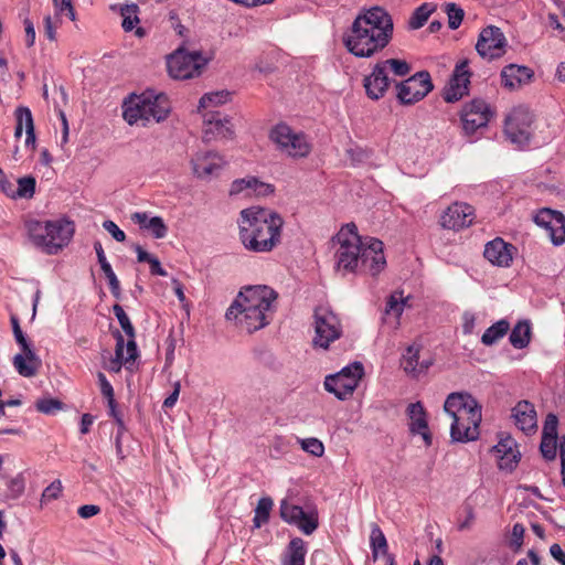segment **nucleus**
Instances as JSON below:
<instances>
[{
  "label": "nucleus",
  "instance_id": "obj_18",
  "mask_svg": "<svg viewBox=\"0 0 565 565\" xmlns=\"http://www.w3.org/2000/svg\"><path fill=\"white\" fill-rule=\"evenodd\" d=\"M203 134L207 141L232 138L234 126L228 116L214 110L203 113Z\"/></svg>",
  "mask_w": 565,
  "mask_h": 565
},
{
  "label": "nucleus",
  "instance_id": "obj_9",
  "mask_svg": "<svg viewBox=\"0 0 565 565\" xmlns=\"http://www.w3.org/2000/svg\"><path fill=\"white\" fill-rule=\"evenodd\" d=\"M207 62L201 52L181 46L167 57L168 73L174 79L193 78L202 73Z\"/></svg>",
  "mask_w": 565,
  "mask_h": 565
},
{
  "label": "nucleus",
  "instance_id": "obj_23",
  "mask_svg": "<svg viewBox=\"0 0 565 565\" xmlns=\"http://www.w3.org/2000/svg\"><path fill=\"white\" fill-rule=\"evenodd\" d=\"M393 82H395V79L390 76L381 63L377 62L373 66L372 72L364 77L363 86L367 97L377 100L385 95Z\"/></svg>",
  "mask_w": 565,
  "mask_h": 565
},
{
  "label": "nucleus",
  "instance_id": "obj_40",
  "mask_svg": "<svg viewBox=\"0 0 565 565\" xmlns=\"http://www.w3.org/2000/svg\"><path fill=\"white\" fill-rule=\"evenodd\" d=\"M124 349H125L124 337L120 333H118L117 338H116L115 355L109 359V362L106 365V369L109 372L118 373V372H120L122 365L128 363L124 359Z\"/></svg>",
  "mask_w": 565,
  "mask_h": 565
},
{
  "label": "nucleus",
  "instance_id": "obj_30",
  "mask_svg": "<svg viewBox=\"0 0 565 565\" xmlns=\"http://www.w3.org/2000/svg\"><path fill=\"white\" fill-rule=\"evenodd\" d=\"M131 221L141 230L149 231L154 238L167 236L168 227L160 216H150L146 212H136L131 215Z\"/></svg>",
  "mask_w": 565,
  "mask_h": 565
},
{
  "label": "nucleus",
  "instance_id": "obj_57",
  "mask_svg": "<svg viewBox=\"0 0 565 565\" xmlns=\"http://www.w3.org/2000/svg\"><path fill=\"white\" fill-rule=\"evenodd\" d=\"M54 4L56 7V9L58 10V12H64L66 11V14L67 17L70 18V20L74 21L76 15H75V11H74V8L72 6V0H54Z\"/></svg>",
  "mask_w": 565,
  "mask_h": 565
},
{
  "label": "nucleus",
  "instance_id": "obj_22",
  "mask_svg": "<svg viewBox=\"0 0 565 565\" xmlns=\"http://www.w3.org/2000/svg\"><path fill=\"white\" fill-rule=\"evenodd\" d=\"M270 184L265 183L256 177L236 179L231 183L228 194L232 198L265 196L273 193Z\"/></svg>",
  "mask_w": 565,
  "mask_h": 565
},
{
  "label": "nucleus",
  "instance_id": "obj_15",
  "mask_svg": "<svg viewBox=\"0 0 565 565\" xmlns=\"http://www.w3.org/2000/svg\"><path fill=\"white\" fill-rule=\"evenodd\" d=\"M508 47V41L500 28L488 25L481 30L476 50L486 60L492 61L502 57Z\"/></svg>",
  "mask_w": 565,
  "mask_h": 565
},
{
  "label": "nucleus",
  "instance_id": "obj_58",
  "mask_svg": "<svg viewBox=\"0 0 565 565\" xmlns=\"http://www.w3.org/2000/svg\"><path fill=\"white\" fill-rule=\"evenodd\" d=\"M14 340L20 347V352H35L32 348L31 342L29 341L28 337L23 331H19L17 334H14Z\"/></svg>",
  "mask_w": 565,
  "mask_h": 565
},
{
  "label": "nucleus",
  "instance_id": "obj_62",
  "mask_svg": "<svg viewBox=\"0 0 565 565\" xmlns=\"http://www.w3.org/2000/svg\"><path fill=\"white\" fill-rule=\"evenodd\" d=\"M109 409V415L116 420L118 425V430H125V424L121 414L117 411L116 401L114 399L111 404H107Z\"/></svg>",
  "mask_w": 565,
  "mask_h": 565
},
{
  "label": "nucleus",
  "instance_id": "obj_5",
  "mask_svg": "<svg viewBox=\"0 0 565 565\" xmlns=\"http://www.w3.org/2000/svg\"><path fill=\"white\" fill-rule=\"evenodd\" d=\"M445 413L451 418L450 437L456 443H467L479 437L482 419L481 406L477 399L465 392H455L447 396Z\"/></svg>",
  "mask_w": 565,
  "mask_h": 565
},
{
  "label": "nucleus",
  "instance_id": "obj_8",
  "mask_svg": "<svg viewBox=\"0 0 565 565\" xmlns=\"http://www.w3.org/2000/svg\"><path fill=\"white\" fill-rule=\"evenodd\" d=\"M269 138L281 153L294 159L306 158L311 151L308 137L285 122L274 126Z\"/></svg>",
  "mask_w": 565,
  "mask_h": 565
},
{
  "label": "nucleus",
  "instance_id": "obj_50",
  "mask_svg": "<svg viewBox=\"0 0 565 565\" xmlns=\"http://www.w3.org/2000/svg\"><path fill=\"white\" fill-rule=\"evenodd\" d=\"M35 408L43 414H54L63 408L62 402L56 398H42L35 404Z\"/></svg>",
  "mask_w": 565,
  "mask_h": 565
},
{
  "label": "nucleus",
  "instance_id": "obj_6",
  "mask_svg": "<svg viewBox=\"0 0 565 565\" xmlns=\"http://www.w3.org/2000/svg\"><path fill=\"white\" fill-rule=\"evenodd\" d=\"M24 228L29 241L42 253L56 255L71 242L75 226L65 220L40 221L31 218L25 221Z\"/></svg>",
  "mask_w": 565,
  "mask_h": 565
},
{
  "label": "nucleus",
  "instance_id": "obj_41",
  "mask_svg": "<svg viewBox=\"0 0 565 565\" xmlns=\"http://www.w3.org/2000/svg\"><path fill=\"white\" fill-rule=\"evenodd\" d=\"M370 545L374 558H377L379 554L388 555L386 537L377 525L373 526L371 531Z\"/></svg>",
  "mask_w": 565,
  "mask_h": 565
},
{
  "label": "nucleus",
  "instance_id": "obj_11",
  "mask_svg": "<svg viewBox=\"0 0 565 565\" xmlns=\"http://www.w3.org/2000/svg\"><path fill=\"white\" fill-rule=\"evenodd\" d=\"M313 345L328 349L342 335V324L339 317L327 307H318L315 311Z\"/></svg>",
  "mask_w": 565,
  "mask_h": 565
},
{
  "label": "nucleus",
  "instance_id": "obj_63",
  "mask_svg": "<svg viewBox=\"0 0 565 565\" xmlns=\"http://www.w3.org/2000/svg\"><path fill=\"white\" fill-rule=\"evenodd\" d=\"M56 28H57V24L53 22V20L50 15H46L44 18V30H45V34L50 41L55 40Z\"/></svg>",
  "mask_w": 565,
  "mask_h": 565
},
{
  "label": "nucleus",
  "instance_id": "obj_43",
  "mask_svg": "<svg viewBox=\"0 0 565 565\" xmlns=\"http://www.w3.org/2000/svg\"><path fill=\"white\" fill-rule=\"evenodd\" d=\"M15 117H17V126L14 136L15 138H20L22 136L23 129L30 130L31 128H34L33 118L31 110L28 107H19L15 110Z\"/></svg>",
  "mask_w": 565,
  "mask_h": 565
},
{
  "label": "nucleus",
  "instance_id": "obj_20",
  "mask_svg": "<svg viewBox=\"0 0 565 565\" xmlns=\"http://www.w3.org/2000/svg\"><path fill=\"white\" fill-rule=\"evenodd\" d=\"M470 84V72L468 70V62H459L454 73L444 89V99L447 103H455L461 99L468 94V87Z\"/></svg>",
  "mask_w": 565,
  "mask_h": 565
},
{
  "label": "nucleus",
  "instance_id": "obj_27",
  "mask_svg": "<svg viewBox=\"0 0 565 565\" xmlns=\"http://www.w3.org/2000/svg\"><path fill=\"white\" fill-rule=\"evenodd\" d=\"M512 417L515 426L525 435H532L537 430L536 411L529 401H520L512 408Z\"/></svg>",
  "mask_w": 565,
  "mask_h": 565
},
{
  "label": "nucleus",
  "instance_id": "obj_47",
  "mask_svg": "<svg viewBox=\"0 0 565 565\" xmlns=\"http://www.w3.org/2000/svg\"><path fill=\"white\" fill-rule=\"evenodd\" d=\"M35 192V179L32 177H23L18 180V190L15 196L30 199Z\"/></svg>",
  "mask_w": 565,
  "mask_h": 565
},
{
  "label": "nucleus",
  "instance_id": "obj_34",
  "mask_svg": "<svg viewBox=\"0 0 565 565\" xmlns=\"http://www.w3.org/2000/svg\"><path fill=\"white\" fill-rule=\"evenodd\" d=\"M94 249L96 252L100 268L108 280L109 288H110L111 292L115 296H117L120 290L119 280H118L115 271L113 270L111 265L108 263V260L106 258V255H105L102 244L99 242H95Z\"/></svg>",
  "mask_w": 565,
  "mask_h": 565
},
{
  "label": "nucleus",
  "instance_id": "obj_12",
  "mask_svg": "<svg viewBox=\"0 0 565 565\" xmlns=\"http://www.w3.org/2000/svg\"><path fill=\"white\" fill-rule=\"evenodd\" d=\"M532 122L533 115L527 107H514L505 119L507 137L519 147L526 145L532 136Z\"/></svg>",
  "mask_w": 565,
  "mask_h": 565
},
{
  "label": "nucleus",
  "instance_id": "obj_19",
  "mask_svg": "<svg viewBox=\"0 0 565 565\" xmlns=\"http://www.w3.org/2000/svg\"><path fill=\"white\" fill-rule=\"evenodd\" d=\"M534 222L547 232L554 245L565 242V216L561 212L542 209L535 214Z\"/></svg>",
  "mask_w": 565,
  "mask_h": 565
},
{
  "label": "nucleus",
  "instance_id": "obj_64",
  "mask_svg": "<svg viewBox=\"0 0 565 565\" xmlns=\"http://www.w3.org/2000/svg\"><path fill=\"white\" fill-rule=\"evenodd\" d=\"M550 553L559 564L565 565V552L559 544L551 545Z\"/></svg>",
  "mask_w": 565,
  "mask_h": 565
},
{
  "label": "nucleus",
  "instance_id": "obj_3",
  "mask_svg": "<svg viewBox=\"0 0 565 565\" xmlns=\"http://www.w3.org/2000/svg\"><path fill=\"white\" fill-rule=\"evenodd\" d=\"M277 297L269 286H244L227 308L225 318L247 333L258 331L270 323Z\"/></svg>",
  "mask_w": 565,
  "mask_h": 565
},
{
  "label": "nucleus",
  "instance_id": "obj_32",
  "mask_svg": "<svg viewBox=\"0 0 565 565\" xmlns=\"http://www.w3.org/2000/svg\"><path fill=\"white\" fill-rule=\"evenodd\" d=\"M430 366L429 361L419 362V348L415 344L409 345L402 358V367L412 376H418Z\"/></svg>",
  "mask_w": 565,
  "mask_h": 565
},
{
  "label": "nucleus",
  "instance_id": "obj_33",
  "mask_svg": "<svg viewBox=\"0 0 565 565\" xmlns=\"http://www.w3.org/2000/svg\"><path fill=\"white\" fill-rule=\"evenodd\" d=\"M306 555L307 546L305 541L300 537H294L281 555V565H305Z\"/></svg>",
  "mask_w": 565,
  "mask_h": 565
},
{
  "label": "nucleus",
  "instance_id": "obj_49",
  "mask_svg": "<svg viewBox=\"0 0 565 565\" xmlns=\"http://www.w3.org/2000/svg\"><path fill=\"white\" fill-rule=\"evenodd\" d=\"M540 450L546 460H554L557 455V438L542 437Z\"/></svg>",
  "mask_w": 565,
  "mask_h": 565
},
{
  "label": "nucleus",
  "instance_id": "obj_38",
  "mask_svg": "<svg viewBox=\"0 0 565 565\" xmlns=\"http://www.w3.org/2000/svg\"><path fill=\"white\" fill-rule=\"evenodd\" d=\"M273 505H274V502L270 498L264 497V498L259 499V501L255 508L254 518H253V523H254L255 529H259L268 522Z\"/></svg>",
  "mask_w": 565,
  "mask_h": 565
},
{
  "label": "nucleus",
  "instance_id": "obj_46",
  "mask_svg": "<svg viewBox=\"0 0 565 565\" xmlns=\"http://www.w3.org/2000/svg\"><path fill=\"white\" fill-rule=\"evenodd\" d=\"M445 12L447 13L448 17V26L451 30L458 29L465 15L463 10L456 3H446Z\"/></svg>",
  "mask_w": 565,
  "mask_h": 565
},
{
  "label": "nucleus",
  "instance_id": "obj_16",
  "mask_svg": "<svg viewBox=\"0 0 565 565\" xmlns=\"http://www.w3.org/2000/svg\"><path fill=\"white\" fill-rule=\"evenodd\" d=\"M279 513L285 522L296 525L306 535L312 534L319 524L317 511H305L301 507L291 504L286 499L280 502Z\"/></svg>",
  "mask_w": 565,
  "mask_h": 565
},
{
  "label": "nucleus",
  "instance_id": "obj_55",
  "mask_svg": "<svg viewBox=\"0 0 565 565\" xmlns=\"http://www.w3.org/2000/svg\"><path fill=\"white\" fill-rule=\"evenodd\" d=\"M103 227L105 231H107L114 239L117 242H124L126 239V234L124 231H121L117 224L110 220H106L103 223Z\"/></svg>",
  "mask_w": 565,
  "mask_h": 565
},
{
  "label": "nucleus",
  "instance_id": "obj_45",
  "mask_svg": "<svg viewBox=\"0 0 565 565\" xmlns=\"http://www.w3.org/2000/svg\"><path fill=\"white\" fill-rule=\"evenodd\" d=\"M298 443L303 451L315 457H321L324 454V446L318 438H298Z\"/></svg>",
  "mask_w": 565,
  "mask_h": 565
},
{
  "label": "nucleus",
  "instance_id": "obj_36",
  "mask_svg": "<svg viewBox=\"0 0 565 565\" xmlns=\"http://www.w3.org/2000/svg\"><path fill=\"white\" fill-rule=\"evenodd\" d=\"M531 326L527 321H520L512 329L509 340L515 349H523L530 343Z\"/></svg>",
  "mask_w": 565,
  "mask_h": 565
},
{
  "label": "nucleus",
  "instance_id": "obj_2",
  "mask_svg": "<svg viewBox=\"0 0 565 565\" xmlns=\"http://www.w3.org/2000/svg\"><path fill=\"white\" fill-rule=\"evenodd\" d=\"M393 35L391 15L380 7L363 10L343 34V44L356 57L369 58L382 51Z\"/></svg>",
  "mask_w": 565,
  "mask_h": 565
},
{
  "label": "nucleus",
  "instance_id": "obj_61",
  "mask_svg": "<svg viewBox=\"0 0 565 565\" xmlns=\"http://www.w3.org/2000/svg\"><path fill=\"white\" fill-rule=\"evenodd\" d=\"M181 390L180 382H175L173 385V392L163 401L164 408H171L175 405Z\"/></svg>",
  "mask_w": 565,
  "mask_h": 565
},
{
  "label": "nucleus",
  "instance_id": "obj_42",
  "mask_svg": "<svg viewBox=\"0 0 565 565\" xmlns=\"http://www.w3.org/2000/svg\"><path fill=\"white\" fill-rule=\"evenodd\" d=\"M390 76L404 77L409 74L411 66L404 60L388 58L380 62Z\"/></svg>",
  "mask_w": 565,
  "mask_h": 565
},
{
  "label": "nucleus",
  "instance_id": "obj_10",
  "mask_svg": "<svg viewBox=\"0 0 565 565\" xmlns=\"http://www.w3.org/2000/svg\"><path fill=\"white\" fill-rule=\"evenodd\" d=\"M364 375L361 362H353L344 366L335 374L328 375L324 380V388L339 399L350 397Z\"/></svg>",
  "mask_w": 565,
  "mask_h": 565
},
{
  "label": "nucleus",
  "instance_id": "obj_28",
  "mask_svg": "<svg viewBox=\"0 0 565 565\" xmlns=\"http://www.w3.org/2000/svg\"><path fill=\"white\" fill-rule=\"evenodd\" d=\"M514 246L498 237L486 244L483 255L494 266L509 267L513 260Z\"/></svg>",
  "mask_w": 565,
  "mask_h": 565
},
{
  "label": "nucleus",
  "instance_id": "obj_13",
  "mask_svg": "<svg viewBox=\"0 0 565 565\" xmlns=\"http://www.w3.org/2000/svg\"><path fill=\"white\" fill-rule=\"evenodd\" d=\"M433 87L429 73L422 71L396 84V97L401 104L411 105L422 100Z\"/></svg>",
  "mask_w": 565,
  "mask_h": 565
},
{
  "label": "nucleus",
  "instance_id": "obj_51",
  "mask_svg": "<svg viewBox=\"0 0 565 565\" xmlns=\"http://www.w3.org/2000/svg\"><path fill=\"white\" fill-rule=\"evenodd\" d=\"M557 416L552 413L547 414L543 425L542 437L557 438Z\"/></svg>",
  "mask_w": 565,
  "mask_h": 565
},
{
  "label": "nucleus",
  "instance_id": "obj_14",
  "mask_svg": "<svg viewBox=\"0 0 565 565\" xmlns=\"http://www.w3.org/2000/svg\"><path fill=\"white\" fill-rule=\"evenodd\" d=\"M492 116L493 111L484 100L472 99L467 103L460 111L463 134L472 137L478 130L487 127Z\"/></svg>",
  "mask_w": 565,
  "mask_h": 565
},
{
  "label": "nucleus",
  "instance_id": "obj_25",
  "mask_svg": "<svg viewBox=\"0 0 565 565\" xmlns=\"http://www.w3.org/2000/svg\"><path fill=\"white\" fill-rule=\"evenodd\" d=\"M409 296H404L402 290L392 292L387 300L382 317L383 323L392 330L398 329L401 326V317L406 307H408Z\"/></svg>",
  "mask_w": 565,
  "mask_h": 565
},
{
  "label": "nucleus",
  "instance_id": "obj_17",
  "mask_svg": "<svg viewBox=\"0 0 565 565\" xmlns=\"http://www.w3.org/2000/svg\"><path fill=\"white\" fill-rule=\"evenodd\" d=\"M190 163L194 177L201 180H207L220 174L226 166V160L218 152L199 150L192 154Z\"/></svg>",
  "mask_w": 565,
  "mask_h": 565
},
{
  "label": "nucleus",
  "instance_id": "obj_26",
  "mask_svg": "<svg viewBox=\"0 0 565 565\" xmlns=\"http://www.w3.org/2000/svg\"><path fill=\"white\" fill-rule=\"evenodd\" d=\"M409 431L413 435H420L427 446L431 445V435L428 429L427 413L420 402L411 403L407 406Z\"/></svg>",
  "mask_w": 565,
  "mask_h": 565
},
{
  "label": "nucleus",
  "instance_id": "obj_54",
  "mask_svg": "<svg viewBox=\"0 0 565 565\" xmlns=\"http://www.w3.org/2000/svg\"><path fill=\"white\" fill-rule=\"evenodd\" d=\"M97 379H98L100 393L103 394V396H105L107 398V404H111L113 401L115 399V396H114V388H113L110 382L107 380L105 374L102 372L97 373Z\"/></svg>",
  "mask_w": 565,
  "mask_h": 565
},
{
  "label": "nucleus",
  "instance_id": "obj_7",
  "mask_svg": "<svg viewBox=\"0 0 565 565\" xmlns=\"http://www.w3.org/2000/svg\"><path fill=\"white\" fill-rule=\"evenodd\" d=\"M122 108L124 119L129 125L146 126L150 121L164 120L171 111V104L166 94L147 89L139 95H131Z\"/></svg>",
  "mask_w": 565,
  "mask_h": 565
},
{
  "label": "nucleus",
  "instance_id": "obj_56",
  "mask_svg": "<svg viewBox=\"0 0 565 565\" xmlns=\"http://www.w3.org/2000/svg\"><path fill=\"white\" fill-rule=\"evenodd\" d=\"M476 316L472 312L466 311L462 315V332L465 334H471L476 328Z\"/></svg>",
  "mask_w": 565,
  "mask_h": 565
},
{
  "label": "nucleus",
  "instance_id": "obj_4",
  "mask_svg": "<svg viewBox=\"0 0 565 565\" xmlns=\"http://www.w3.org/2000/svg\"><path fill=\"white\" fill-rule=\"evenodd\" d=\"M237 225L239 239L247 250L267 253L279 244L284 220L276 212L252 206L239 212Z\"/></svg>",
  "mask_w": 565,
  "mask_h": 565
},
{
  "label": "nucleus",
  "instance_id": "obj_48",
  "mask_svg": "<svg viewBox=\"0 0 565 565\" xmlns=\"http://www.w3.org/2000/svg\"><path fill=\"white\" fill-rule=\"evenodd\" d=\"M114 315L116 316L120 327L122 328L124 332L129 337L134 338L135 330L130 322L129 317L125 312L124 308L119 305H115L113 308Z\"/></svg>",
  "mask_w": 565,
  "mask_h": 565
},
{
  "label": "nucleus",
  "instance_id": "obj_24",
  "mask_svg": "<svg viewBox=\"0 0 565 565\" xmlns=\"http://www.w3.org/2000/svg\"><path fill=\"white\" fill-rule=\"evenodd\" d=\"M473 220V207L467 203H454L441 215L440 223L445 228L460 230L469 226Z\"/></svg>",
  "mask_w": 565,
  "mask_h": 565
},
{
  "label": "nucleus",
  "instance_id": "obj_53",
  "mask_svg": "<svg viewBox=\"0 0 565 565\" xmlns=\"http://www.w3.org/2000/svg\"><path fill=\"white\" fill-rule=\"evenodd\" d=\"M525 529L521 523H515L512 527L510 547L513 551H519L523 545Z\"/></svg>",
  "mask_w": 565,
  "mask_h": 565
},
{
  "label": "nucleus",
  "instance_id": "obj_1",
  "mask_svg": "<svg viewBox=\"0 0 565 565\" xmlns=\"http://www.w3.org/2000/svg\"><path fill=\"white\" fill-rule=\"evenodd\" d=\"M337 270L344 274L363 269L372 276L386 266L383 243L374 237H361L355 224L343 225L333 237Z\"/></svg>",
  "mask_w": 565,
  "mask_h": 565
},
{
  "label": "nucleus",
  "instance_id": "obj_44",
  "mask_svg": "<svg viewBox=\"0 0 565 565\" xmlns=\"http://www.w3.org/2000/svg\"><path fill=\"white\" fill-rule=\"evenodd\" d=\"M120 14L122 17V29L126 32L132 31L136 24L139 22L138 6L135 3L126 4L121 8Z\"/></svg>",
  "mask_w": 565,
  "mask_h": 565
},
{
  "label": "nucleus",
  "instance_id": "obj_31",
  "mask_svg": "<svg viewBox=\"0 0 565 565\" xmlns=\"http://www.w3.org/2000/svg\"><path fill=\"white\" fill-rule=\"evenodd\" d=\"M12 364L21 376L32 377L38 373L41 360L35 352H19L13 356Z\"/></svg>",
  "mask_w": 565,
  "mask_h": 565
},
{
  "label": "nucleus",
  "instance_id": "obj_59",
  "mask_svg": "<svg viewBox=\"0 0 565 565\" xmlns=\"http://www.w3.org/2000/svg\"><path fill=\"white\" fill-rule=\"evenodd\" d=\"M137 358V345H136V342L130 339L128 340L127 343H125V349H124V359L126 360V362H132L135 361V359Z\"/></svg>",
  "mask_w": 565,
  "mask_h": 565
},
{
  "label": "nucleus",
  "instance_id": "obj_60",
  "mask_svg": "<svg viewBox=\"0 0 565 565\" xmlns=\"http://www.w3.org/2000/svg\"><path fill=\"white\" fill-rule=\"evenodd\" d=\"M99 511H100V509L98 505L85 504V505L79 507L77 513L81 518L88 519V518H92V516L98 514Z\"/></svg>",
  "mask_w": 565,
  "mask_h": 565
},
{
  "label": "nucleus",
  "instance_id": "obj_52",
  "mask_svg": "<svg viewBox=\"0 0 565 565\" xmlns=\"http://www.w3.org/2000/svg\"><path fill=\"white\" fill-rule=\"evenodd\" d=\"M62 490H63L62 482L60 480H54L51 484H49L44 489V491L42 493L41 501L50 502L52 500L57 499L61 495Z\"/></svg>",
  "mask_w": 565,
  "mask_h": 565
},
{
  "label": "nucleus",
  "instance_id": "obj_21",
  "mask_svg": "<svg viewBox=\"0 0 565 565\" xmlns=\"http://www.w3.org/2000/svg\"><path fill=\"white\" fill-rule=\"evenodd\" d=\"M491 451L498 460L499 469L508 472L513 471L521 459L518 444L510 436L501 438L498 444L492 447Z\"/></svg>",
  "mask_w": 565,
  "mask_h": 565
},
{
  "label": "nucleus",
  "instance_id": "obj_39",
  "mask_svg": "<svg viewBox=\"0 0 565 565\" xmlns=\"http://www.w3.org/2000/svg\"><path fill=\"white\" fill-rule=\"evenodd\" d=\"M436 6L433 3H423L419 6L409 19V28L413 30H417L422 28L430 17V14L435 11Z\"/></svg>",
  "mask_w": 565,
  "mask_h": 565
},
{
  "label": "nucleus",
  "instance_id": "obj_37",
  "mask_svg": "<svg viewBox=\"0 0 565 565\" xmlns=\"http://www.w3.org/2000/svg\"><path fill=\"white\" fill-rule=\"evenodd\" d=\"M510 324L505 319H501L489 327L481 337L484 345H492L502 339L509 331Z\"/></svg>",
  "mask_w": 565,
  "mask_h": 565
},
{
  "label": "nucleus",
  "instance_id": "obj_35",
  "mask_svg": "<svg viewBox=\"0 0 565 565\" xmlns=\"http://www.w3.org/2000/svg\"><path fill=\"white\" fill-rule=\"evenodd\" d=\"M230 99L231 93L226 89L206 93L200 98L199 110L203 113L212 110L213 107L224 105Z\"/></svg>",
  "mask_w": 565,
  "mask_h": 565
},
{
  "label": "nucleus",
  "instance_id": "obj_29",
  "mask_svg": "<svg viewBox=\"0 0 565 565\" xmlns=\"http://www.w3.org/2000/svg\"><path fill=\"white\" fill-rule=\"evenodd\" d=\"M532 77V70L522 65L510 64L501 71L502 85L511 90L530 83Z\"/></svg>",
  "mask_w": 565,
  "mask_h": 565
}]
</instances>
